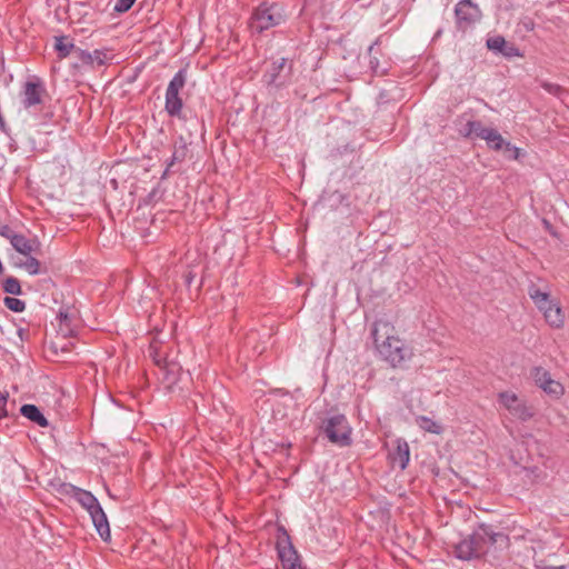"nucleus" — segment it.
Masks as SVG:
<instances>
[{
    "label": "nucleus",
    "mask_w": 569,
    "mask_h": 569,
    "mask_svg": "<svg viewBox=\"0 0 569 569\" xmlns=\"http://www.w3.org/2000/svg\"><path fill=\"white\" fill-rule=\"evenodd\" d=\"M371 336L376 352L392 368L402 369L411 361V347L399 337L396 327L389 320L378 319L372 325Z\"/></svg>",
    "instance_id": "nucleus-1"
},
{
    "label": "nucleus",
    "mask_w": 569,
    "mask_h": 569,
    "mask_svg": "<svg viewBox=\"0 0 569 569\" xmlns=\"http://www.w3.org/2000/svg\"><path fill=\"white\" fill-rule=\"evenodd\" d=\"M488 545L507 548L509 538L502 532H493L487 525H480L471 535L456 545L455 553L461 560H471L482 556Z\"/></svg>",
    "instance_id": "nucleus-2"
},
{
    "label": "nucleus",
    "mask_w": 569,
    "mask_h": 569,
    "mask_svg": "<svg viewBox=\"0 0 569 569\" xmlns=\"http://www.w3.org/2000/svg\"><path fill=\"white\" fill-rule=\"evenodd\" d=\"M528 295L550 328L561 329L565 326V312L559 300L551 296L548 286L540 287L532 283L528 288Z\"/></svg>",
    "instance_id": "nucleus-3"
},
{
    "label": "nucleus",
    "mask_w": 569,
    "mask_h": 569,
    "mask_svg": "<svg viewBox=\"0 0 569 569\" xmlns=\"http://www.w3.org/2000/svg\"><path fill=\"white\" fill-rule=\"evenodd\" d=\"M286 14L281 6L277 3H262L253 12L250 20L252 31L262 32L269 28L276 27L284 22Z\"/></svg>",
    "instance_id": "nucleus-4"
},
{
    "label": "nucleus",
    "mask_w": 569,
    "mask_h": 569,
    "mask_svg": "<svg viewBox=\"0 0 569 569\" xmlns=\"http://www.w3.org/2000/svg\"><path fill=\"white\" fill-rule=\"evenodd\" d=\"M78 501L89 512L99 536L104 541L109 540V522L97 498L91 492L82 490L78 493Z\"/></svg>",
    "instance_id": "nucleus-5"
},
{
    "label": "nucleus",
    "mask_w": 569,
    "mask_h": 569,
    "mask_svg": "<svg viewBox=\"0 0 569 569\" xmlns=\"http://www.w3.org/2000/svg\"><path fill=\"white\" fill-rule=\"evenodd\" d=\"M498 401L502 408L520 421H529L535 416L532 407L512 391L500 392L498 395Z\"/></svg>",
    "instance_id": "nucleus-6"
},
{
    "label": "nucleus",
    "mask_w": 569,
    "mask_h": 569,
    "mask_svg": "<svg viewBox=\"0 0 569 569\" xmlns=\"http://www.w3.org/2000/svg\"><path fill=\"white\" fill-rule=\"evenodd\" d=\"M531 377L536 386L552 399L558 400L566 392L563 385L555 380L551 373L542 367H535L531 370Z\"/></svg>",
    "instance_id": "nucleus-7"
},
{
    "label": "nucleus",
    "mask_w": 569,
    "mask_h": 569,
    "mask_svg": "<svg viewBox=\"0 0 569 569\" xmlns=\"http://www.w3.org/2000/svg\"><path fill=\"white\" fill-rule=\"evenodd\" d=\"M325 432L333 443L340 446L350 443L351 427L341 415L333 416L328 420Z\"/></svg>",
    "instance_id": "nucleus-8"
},
{
    "label": "nucleus",
    "mask_w": 569,
    "mask_h": 569,
    "mask_svg": "<svg viewBox=\"0 0 569 569\" xmlns=\"http://www.w3.org/2000/svg\"><path fill=\"white\" fill-rule=\"evenodd\" d=\"M388 457L393 467L406 469L410 460V449L406 440L397 438L389 445Z\"/></svg>",
    "instance_id": "nucleus-9"
},
{
    "label": "nucleus",
    "mask_w": 569,
    "mask_h": 569,
    "mask_svg": "<svg viewBox=\"0 0 569 569\" xmlns=\"http://www.w3.org/2000/svg\"><path fill=\"white\" fill-rule=\"evenodd\" d=\"M487 48L505 58H522V52L511 42H508L502 36H493L487 39Z\"/></svg>",
    "instance_id": "nucleus-10"
},
{
    "label": "nucleus",
    "mask_w": 569,
    "mask_h": 569,
    "mask_svg": "<svg viewBox=\"0 0 569 569\" xmlns=\"http://www.w3.org/2000/svg\"><path fill=\"white\" fill-rule=\"evenodd\" d=\"M278 553L281 560L282 567L284 569H301L298 555L291 543L288 540L286 533H283V538H279L278 543Z\"/></svg>",
    "instance_id": "nucleus-11"
},
{
    "label": "nucleus",
    "mask_w": 569,
    "mask_h": 569,
    "mask_svg": "<svg viewBox=\"0 0 569 569\" xmlns=\"http://www.w3.org/2000/svg\"><path fill=\"white\" fill-rule=\"evenodd\" d=\"M455 13L459 26L476 22L481 17L478 6L469 0H460L455 8Z\"/></svg>",
    "instance_id": "nucleus-12"
},
{
    "label": "nucleus",
    "mask_w": 569,
    "mask_h": 569,
    "mask_svg": "<svg viewBox=\"0 0 569 569\" xmlns=\"http://www.w3.org/2000/svg\"><path fill=\"white\" fill-rule=\"evenodd\" d=\"M460 133L465 137H477L487 142V146L500 133L490 127H485L479 121H468Z\"/></svg>",
    "instance_id": "nucleus-13"
},
{
    "label": "nucleus",
    "mask_w": 569,
    "mask_h": 569,
    "mask_svg": "<svg viewBox=\"0 0 569 569\" xmlns=\"http://www.w3.org/2000/svg\"><path fill=\"white\" fill-rule=\"evenodd\" d=\"M186 83V72L180 70L170 81L166 93V107H182V101L178 97L180 89Z\"/></svg>",
    "instance_id": "nucleus-14"
},
{
    "label": "nucleus",
    "mask_w": 569,
    "mask_h": 569,
    "mask_svg": "<svg viewBox=\"0 0 569 569\" xmlns=\"http://www.w3.org/2000/svg\"><path fill=\"white\" fill-rule=\"evenodd\" d=\"M9 241L11 246L22 256L36 253L39 250V242L36 239H27L22 234L10 233Z\"/></svg>",
    "instance_id": "nucleus-15"
},
{
    "label": "nucleus",
    "mask_w": 569,
    "mask_h": 569,
    "mask_svg": "<svg viewBox=\"0 0 569 569\" xmlns=\"http://www.w3.org/2000/svg\"><path fill=\"white\" fill-rule=\"evenodd\" d=\"M488 148L495 151H502L505 158L509 160H518L522 156L521 149L505 140L501 134L497 136L488 144Z\"/></svg>",
    "instance_id": "nucleus-16"
},
{
    "label": "nucleus",
    "mask_w": 569,
    "mask_h": 569,
    "mask_svg": "<svg viewBox=\"0 0 569 569\" xmlns=\"http://www.w3.org/2000/svg\"><path fill=\"white\" fill-rule=\"evenodd\" d=\"M26 102L30 106L46 103V91L41 84L28 82L24 89Z\"/></svg>",
    "instance_id": "nucleus-17"
},
{
    "label": "nucleus",
    "mask_w": 569,
    "mask_h": 569,
    "mask_svg": "<svg viewBox=\"0 0 569 569\" xmlns=\"http://www.w3.org/2000/svg\"><path fill=\"white\" fill-rule=\"evenodd\" d=\"M76 54L82 63L91 66V67H100V66L104 64L106 61L108 60L107 53L103 51H100V50H94L92 52H86V51L79 49V50H76Z\"/></svg>",
    "instance_id": "nucleus-18"
},
{
    "label": "nucleus",
    "mask_w": 569,
    "mask_h": 569,
    "mask_svg": "<svg viewBox=\"0 0 569 569\" xmlns=\"http://www.w3.org/2000/svg\"><path fill=\"white\" fill-rule=\"evenodd\" d=\"M23 417L36 422L40 427H47L48 420L34 405H23L20 409Z\"/></svg>",
    "instance_id": "nucleus-19"
},
{
    "label": "nucleus",
    "mask_w": 569,
    "mask_h": 569,
    "mask_svg": "<svg viewBox=\"0 0 569 569\" xmlns=\"http://www.w3.org/2000/svg\"><path fill=\"white\" fill-rule=\"evenodd\" d=\"M415 421H416V425L426 432L433 433V435H441L443 432L442 425L429 417L418 416L415 419Z\"/></svg>",
    "instance_id": "nucleus-20"
},
{
    "label": "nucleus",
    "mask_w": 569,
    "mask_h": 569,
    "mask_svg": "<svg viewBox=\"0 0 569 569\" xmlns=\"http://www.w3.org/2000/svg\"><path fill=\"white\" fill-rule=\"evenodd\" d=\"M24 260L16 261V266L24 269L29 274L36 276L41 273L40 262L32 254L23 256Z\"/></svg>",
    "instance_id": "nucleus-21"
},
{
    "label": "nucleus",
    "mask_w": 569,
    "mask_h": 569,
    "mask_svg": "<svg viewBox=\"0 0 569 569\" xmlns=\"http://www.w3.org/2000/svg\"><path fill=\"white\" fill-rule=\"evenodd\" d=\"M54 48L58 51L60 58H66L72 52L76 53V50H79V48H76L67 37H57Z\"/></svg>",
    "instance_id": "nucleus-22"
},
{
    "label": "nucleus",
    "mask_w": 569,
    "mask_h": 569,
    "mask_svg": "<svg viewBox=\"0 0 569 569\" xmlns=\"http://www.w3.org/2000/svg\"><path fill=\"white\" fill-rule=\"evenodd\" d=\"M3 290L8 293L19 296L21 293V286L18 279L10 277L3 282Z\"/></svg>",
    "instance_id": "nucleus-23"
},
{
    "label": "nucleus",
    "mask_w": 569,
    "mask_h": 569,
    "mask_svg": "<svg viewBox=\"0 0 569 569\" xmlns=\"http://www.w3.org/2000/svg\"><path fill=\"white\" fill-rule=\"evenodd\" d=\"M4 305L8 309H10L14 312H21L26 308V303L22 300H20L18 298H11V297H7L4 299Z\"/></svg>",
    "instance_id": "nucleus-24"
},
{
    "label": "nucleus",
    "mask_w": 569,
    "mask_h": 569,
    "mask_svg": "<svg viewBox=\"0 0 569 569\" xmlns=\"http://www.w3.org/2000/svg\"><path fill=\"white\" fill-rule=\"evenodd\" d=\"M154 362L158 366L163 367L168 373L174 375V373H178L180 371V367L177 363L168 362L167 359H161V358H158L156 356L154 357Z\"/></svg>",
    "instance_id": "nucleus-25"
},
{
    "label": "nucleus",
    "mask_w": 569,
    "mask_h": 569,
    "mask_svg": "<svg viewBox=\"0 0 569 569\" xmlns=\"http://www.w3.org/2000/svg\"><path fill=\"white\" fill-rule=\"evenodd\" d=\"M136 0H117L114 4V10L118 12H126L128 11Z\"/></svg>",
    "instance_id": "nucleus-26"
},
{
    "label": "nucleus",
    "mask_w": 569,
    "mask_h": 569,
    "mask_svg": "<svg viewBox=\"0 0 569 569\" xmlns=\"http://www.w3.org/2000/svg\"><path fill=\"white\" fill-rule=\"evenodd\" d=\"M529 460V457L527 459L520 457L518 460H516V463L522 466L525 469H531L536 477H540V470L537 467H531Z\"/></svg>",
    "instance_id": "nucleus-27"
},
{
    "label": "nucleus",
    "mask_w": 569,
    "mask_h": 569,
    "mask_svg": "<svg viewBox=\"0 0 569 569\" xmlns=\"http://www.w3.org/2000/svg\"><path fill=\"white\" fill-rule=\"evenodd\" d=\"M7 402H8V393L0 391V419L7 417Z\"/></svg>",
    "instance_id": "nucleus-28"
},
{
    "label": "nucleus",
    "mask_w": 569,
    "mask_h": 569,
    "mask_svg": "<svg viewBox=\"0 0 569 569\" xmlns=\"http://www.w3.org/2000/svg\"><path fill=\"white\" fill-rule=\"evenodd\" d=\"M370 67H371L372 71H373L375 73H377V74H378V73H383V72H385V69L380 68V66H379V61H378V59H377L376 57H372V58L370 59Z\"/></svg>",
    "instance_id": "nucleus-29"
},
{
    "label": "nucleus",
    "mask_w": 569,
    "mask_h": 569,
    "mask_svg": "<svg viewBox=\"0 0 569 569\" xmlns=\"http://www.w3.org/2000/svg\"><path fill=\"white\" fill-rule=\"evenodd\" d=\"M543 88L550 93H558L560 91L558 86L551 83H545Z\"/></svg>",
    "instance_id": "nucleus-30"
},
{
    "label": "nucleus",
    "mask_w": 569,
    "mask_h": 569,
    "mask_svg": "<svg viewBox=\"0 0 569 569\" xmlns=\"http://www.w3.org/2000/svg\"><path fill=\"white\" fill-rule=\"evenodd\" d=\"M14 233L9 227L4 226L0 228V234L9 240V234Z\"/></svg>",
    "instance_id": "nucleus-31"
},
{
    "label": "nucleus",
    "mask_w": 569,
    "mask_h": 569,
    "mask_svg": "<svg viewBox=\"0 0 569 569\" xmlns=\"http://www.w3.org/2000/svg\"><path fill=\"white\" fill-rule=\"evenodd\" d=\"M168 111H169V114L173 117V116H180L181 109L173 108V109H168Z\"/></svg>",
    "instance_id": "nucleus-32"
},
{
    "label": "nucleus",
    "mask_w": 569,
    "mask_h": 569,
    "mask_svg": "<svg viewBox=\"0 0 569 569\" xmlns=\"http://www.w3.org/2000/svg\"><path fill=\"white\" fill-rule=\"evenodd\" d=\"M59 318H60V322H61V323H62L63 321H67V319H68L67 315H63L62 312H60Z\"/></svg>",
    "instance_id": "nucleus-33"
},
{
    "label": "nucleus",
    "mask_w": 569,
    "mask_h": 569,
    "mask_svg": "<svg viewBox=\"0 0 569 569\" xmlns=\"http://www.w3.org/2000/svg\"><path fill=\"white\" fill-rule=\"evenodd\" d=\"M545 569H565V567L563 566H560V567H547Z\"/></svg>",
    "instance_id": "nucleus-34"
},
{
    "label": "nucleus",
    "mask_w": 569,
    "mask_h": 569,
    "mask_svg": "<svg viewBox=\"0 0 569 569\" xmlns=\"http://www.w3.org/2000/svg\"><path fill=\"white\" fill-rule=\"evenodd\" d=\"M439 36H441V30L437 31V33L435 34V38H438Z\"/></svg>",
    "instance_id": "nucleus-35"
},
{
    "label": "nucleus",
    "mask_w": 569,
    "mask_h": 569,
    "mask_svg": "<svg viewBox=\"0 0 569 569\" xmlns=\"http://www.w3.org/2000/svg\"><path fill=\"white\" fill-rule=\"evenodd\" d=\"M369 51H370V53H372V51H373V47L372 46L369 48Z\"/></svg>",
    "instance_id": "nucleus-36"
}]
</instances>
